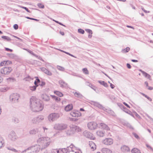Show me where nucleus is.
<instances>
[{
  "label": "nucleus",
  "instance_id": "obj_1",
  "mask_svg": "<svg viewBox=\"0 0 153 153\" xmlns=\"http://www.w3.org/2000/svg\"><path fill=\"white\" fill-rule=\"evenodd\" d=\"M30 108L33 112H38L43 109V105L40 100L35 97H31L30 99Z\"/></svg>",
  "mask_w": 153,
  "mask_h": 153
},
{
  "label": "nucleus",
  "instance_id": "obj_2",
  "mask_svg": "<svg viewBox=\"0 0 153 153\" xmlns=\"http://www.w3.org/2000/svg\"><path fill=\"white\" fill-rule=\"evenodd\" d=\"M37 142L41 148V150H42L46 149L49 145L50 143L51 142V140L50 138L48 137H40L39 136Z\"/></svg>",
  "mask_w": 153,
  "mask_h": 153
},
{
  "label": "nucleus",
  "instance_id": "obj_3",
  "mask_svg": "<svg viewBox=\"0 0 153 153\" xmlns=\"http://www.w3.org/2000/svg\"><path fill=\"white\" fill-rule=\"evenodd\" d=\"M28 149H29V153H38L41 148L39 145L36 144L31 146Z\"/></svg>",
  "mask_w": 153,
  "mask_h": 153
},
{
  "label": "nucleus",
  "instance_id": "obj_4",
  "mask_svg": "<svg viewBox=\"0 0 153 153\" xmlns=\"http://www.w3.org/2000/svg\"><path fill=\"white\" fill-rule=\"evenodd\" d=\"M59 117V113H52L48 116V119L50 122H53L56 120Z\"/></svg>",
  "mask_w": 153,
  "mask_h": 153
},
{
  "label": "nucleus",
  "instance_id": "obj_5",
  "mask_svg": "<svg viewBox=\"0 0 153 153\" xmlns=\"http://www.w3.org/2000/svg\"><path fill=\"white\" fill-rule=\"evenodd\" d=\"M67 128V125L63 123H56L54 125L53 128L56 130H63Z\"/></svg>",
  "mask_w": 153,
  "mask_h": 153
},
{
  "label": "nucleus",
  "instance_id": "obj_6",
  "mask_svg": "<svg viewBox=\"0 0 153 153\" xmlns=\"http://www.w3.org/2000/svg\"><path fill=\"white\" fill-rule=\"evenodd\" d=\"M19 97V96L18 94L17 93L13 94L10 96V101L13 103L17 102Z\"/></svg>",
  "mask_w": 153,
  "mask_h": 153
},
{
  "label": "nucleus",
  "instance_id": "obj_7",
  "mask_svg": "<svg viewBox=\"0 0 153 153\" xmlns=\"http://www.w3.org/2000/svg\"><path fill=\"white\" fill-rule=\"evenodd\" d=\"M8 138L11 141H15L17 139V137L16 134V133L13 131H11L9 135Z\"/></svg>",
  "mask_w": 153,
  "mask_h": 153
},
{
  "label": "nucleus",
  "instance_id": "obj_8",
  "mask_svg": "<svg viewBox=\"0 0 153 153\" xmlns=\"http://www.w3.org/2000/svg\"><path fill=\"white\" fill-rule=\"evenodd\" d=\"M44 119V117L43 116L39 115L33 119L32 120V122L33 124L39 123L41 122Z\"/></svg>",
  "mask_w": 153,
  "mask_h": 153
},
{
  "label": "nucleus",
  "instance_id": "obj_9",
  "mask_svg": "<svg viewBox=\"0 0 153 153\" xmlns=\"http://www.w3.org/2000/svg\"><path fill=\"white\" fill-rule=\"evenodd\" d=\"M12 70L11 68L10 67H4L1 69V73L4 74H9Z\"/></svg>",
  "mask_w": 153,
  "mask_h": 153
},
{
  "label": "nucleus",
  "instance_id": "obj_10",
  "mask_svg": "<svg viewBox=\"0 0 153 153\" xmlns=\"http://www.w3.org/2000/svg\"><path fill=\"white\" fill-rule=\"evenodd\" d=\"M98 126V124L93 122L89 123L88 124V127L90 130H94Z\"/></svg>",
  "mask_w": 153,
  "mask_h": 153
},
{
  "label": "nucleus",
  "instance_id": "obj_11",
  "mask_svg": "<svg viewBox=\"0 0 153 153\" xmlns=\"http://www.w3.org/2000/svg\"><path fill=\"white\" fill-rule=\"evenodd\" d=\"M83 134L86 137L91 139L94 140L95 139V137L93 136L92 134L89 131H85L83 132Z\"/></svg>",
  "mask_w": 153,
  "mask_h": 153
},
{
  "label": "nucleus",
  "instance_id": "obj_12",
  "mask_svg": "<svg viewBox=\"0 0 153 153\" xmlns=\"http://www.w3.org/2000/svg\"><path fill=\"white\" fill-rule=\"evenodd\" d=\"M113 143V140L111 138H106L102 141L103 143L107 145H110L112 144Z\"/></svg>",
  "mask_w": 153,
  "mask_h": 153
},
{
  "label": "nucleus",
  "instance_id": "obj_13",
  "mask_svg": "<svg viewBox=\"0 0 153 153\" xmlns=\"http://www.w3.org/2000/svg\"><path fill=\"white\" fill-rule=\"evenodd\" d=\"M98 126L100 128L105 130L107 131L109 130L110 129L108 125L103 123H100L98 124Z\"/></svg>",
  "mask_w": 153,
  "mask_h": 153
},
{
  "label": "nucleus",
  "instance_id": "obj_14",
  "mask_svg": "<svg viewBox=\"0 0 153 153\" xmlns=\"http://www.w3.org/2000/svg\"><path fill=\"white\" fill-rule=\"evenodd\" d=\"M92 104L94 106L97 107L98 108L102 110H105V108L103 107L102 105L99 102L95 101H92Z\"/></svg>",
  "mask_w": 153,
  "mask_h": 153
},
{
  "label": "nucleus",
  "instance_id": "obj_15",
  "mask_svg": "<svg viewBox=\"0 0 153 153\" xmlns=\"http://www.w3.org/2000/svg\"><path fill=\"white\" fill-rule=\"evenodd\" d=\"M70 115L73 117H78L81 116V113L78 111H73L70 113Z\"/></svg>",
  "mask_w": 153,
  "mask_h": 153
},
{
  "label": "nucleus",
  "instance_id": "obj_16",
  "mask_svg": "<svg viewBox=\"0 0 153 153\" xmlns=\"http://www.w3.org/2000/svg\"><path fill=\"white\" fill-rule=\"evenodd\" d=\"M42 99L45 101H48L50 99V97L46 94H43L41 96Z\"/></svg>",
  "mask_w": 153,
  "mask_h": 153
},
{
  "label": "nucleus",
  "instance_id": "obj_17",
  "mask_svg": "<svg viewBox=\"0 0 153 153\" xmlns=\"http://www.w3.org/2000/svg\"><path fill=\"white\" fill-rule=\"evenodd\" d=\"M59 82L60 85V87L62 88H66L68 87V84L63 80H59Z\"/></svg>",
  "mask_w": 153,
  "mask_h": 153
},
{
  "label": "nucleus",
  "instance_id": "obj_18",
  "mask_svg": "<svg viewBox=\"0 0 153 153\" xmlns=\"http://www.w3.org/2000/svg\"><path fill=\"white\" fill-rule=\"evenodd\" d=\"M72 93L76 97L82 99L83 97V95L78 92L73 91Z\"/></svg>",
  "mask_w": 153,
  "mask_h": 153
},
{
  "label": "nucleus",
  "instance_id": "obj_19",
  "mask_svg": "<svg viewBox=\"0 0 153 153\" xmlns=\"http://www.w3.org/2000/svg\"><path fill=\"white\" fill-rule=\"evenodd\" d=\"M39 131V129L38 128H33L29 131V134L31 135H34Z\"/></svg>",
  "mask_w": 153,
  "mask_h": 153
},
{
  "label": "nucleus",
  "instance_id": "obj_20",
  "mask_svg": "<svg viewBox=\"0 0 153 153\" xmlns=\"http://www.w3.org/2000/svg\"><path fill=\"white\" fill-rule=\"evenodd\" d=\"M73 108V105L71 104L68 105L65 107V110L66 111H68L71 110Z\"/></svg>",
  "mask_w": 153,
  "mask_h": 153
},
{
  "label": "nucleus",
  "instance_id": "obj_21",
  "mask_svg": "<svg viewBox=\"0 0 153 153\" xmlns=\"http://www.w3.org/2000/svg\"><path fill=\"white\" fill-rule=\"evenodd\" d=\"M97 135L100 137H103L105 134V131H98L96 132Z\"/></svg>",
  "mask_w": 153,
  "mask_h": 153
},
{
  "label": "nucleus",
  "instance_id": "obj_22",
  "mask_svg": "<svg viewBox=\"0 0 153 153\" xmlns=\"http://www.w3.org/2000/svg\"><path fill=\"white\" fill-rule=\"evenodd\" d=\"M5 145L3 137L0 135V149L3 147Z\"/></svg>",
  "mask_w": 153,
  "mask_h": 153
},
{
  "label": "nucleus",
  "instance_id": "obj_23",
  "mask_svg": "<svg viewBox=\"0 0 153 153\" xmlns=\"http://www.w3.org/2000/svg\"><path fill=\"white\" fill-rule=\"evenodd\" d=\"M103 153H111L112 151L110 149L107 148H103L102 150Z\"/></svg>",
  "mask_w": 153,
  "mask_h": 153
},
{
  "label": "nucleus",
  "instance_id": "obj_24",
  "mask_svg": "<svg viewBox=\"0 0 153 153\" xmlns=\"http://www.w3.org/2000/svg\"><path fill=\"white\" fill-rule=\"evenodd\" d=\"M89 145L91 148L93 150H94L96 149V146L95 143L92 142H89Z\"/></svg>",
  "mask_w": 153,
  "mask_h": 153
},
{
  "label": "nucleus",
  "instance_id": "obj_25",
  "mask_svg": "<svg viewBox=\"0 0 153 153\" xmlns=\"http://www.w3.org/2000/svg\"><path fill=\"white\" fill-rule=\"evenodd\" d=\"M121 150L124 152H128L130 151V149L126 146H124L121 148Z\"/></svg>",
  "mask_w": 153,
  "mask_h": 153
},
{
  "label": "nucleus",
  "instance_id": "obj_26",
  "mask_svg": "<svg viewBox=\"0 0 153 153\" xmlns=\"http://www.w3.org/2000/svg\"><path fill=\"white\" fill-rule=\"evenodd\" d=\"M7 148L8 150L12 151L16 153H19L21 152V151L20 150H17L14 148L11 147H8Z\"/></svg>",
  "mask_w": 153,
  "mask_h": 153
},
{
  "label": "nucleus",
  "instance_id": "obj_27",
  "mask_svg": "<svg viewBox=\"0 0 153 153\" xmlns=\"http://www.w3.org/2000/svg\"><path fill=\"white\" fill-rule=\"evenodd\" d=\"M52 153H63L62 152L61 149H53L51 150Z\"/></svg>",
  "mask_w": 153,
  "mask_h": 153
},
{
  "label": "nucleus",
  "instance_id": "obj_28",
  "mask_svg": "<svg viewBox=\"0 0 153 153\" xmlns=\"http://www.w3.org/2000/svg\"><path fill=\"white\" fill-rule=\"evenodd\" d=\"M131 153H141L140 151L136 148H134L131 150Z\"/></svg>",
  "mask_w": 153,
  "mask_h": 153
},
{
  "label": "nucleus",
  "instance_id": "obj_29",
  "mask_svg": "<svg viewBox=\"0 0 153 153\" xmlns=\"http://www.w3.org/2000/svg\"><path fill=\"white\" fill-rule=\"evenodd\" d=\"M98 82L99 83H100L101 85H103L105 87H107L108 86V85L107 83L104 81H98Z\"/></svg>",
  "mask_w": 153,
  "mask_h": 153
},
{
  "label": "nucleus",
  "instance_id": "obj_30",
  "mask_svg": "<svg viewBox=\"0 0 153 153\" xmlns=\"http://www.w3.org/2000/svg\"><path fill=\"white\" fill-rule=\"evenodd\" d=\"M142 73L145 76V77L149 79L151 78V77L150 75L146 72L144 71H142Z\"/></svg>",
  "mask_w": 153,
  "mask_h": 153
},
{
  "label": "nucleus",
  "instance_id": "obj_31",
  "mask_svg": "<svg viewBox=\"0 0 153 153\" xmlns=\"http://www.w3.org/2000/svg\"><path fill=\"white\" fill-rule=\"evenodd\" d=\"M65 132L66 135H70L74 134V132L72 131L70 128V130H68L67 131H65Z\"/></svg>",
  "mask_w": 153,
  "mask_h": 153
},
{
  "label": "nucleus",
  "instance_id": "obj_32",
  "mask_svg": "<svg viewBox=\"0 0 153 153\" xmlns=\"http://www.w3.org/2000/svg\"><path fill=\"white\" fill-rule=\"evenodd\" d=\"M120 107L121 109L123 110V111L126 113L128 110L126 107H125L122 104H121L120 105Z\"/></svg>",
  "mask_w": 153,
  "mask_h": 153
},
{
  "label": "nucleus",
  "instance_id": "obj_33",
  "mask_svg": "<svg viewBox=\"0 0 153 153\" xmlns=\"http://www.w3.org/2000/svg\"><path fill=\"white\" fill-rule=\"evenodd\" d=\"M74 147L75 148L76 147L74 146V145L72 143H71L69 146H68L67 148H68V152H71V150H70V149H69V148L71 149V151L74 152V150H73L72 149Z\"/></svg>",
  "mask_w": 153,
  "mask_h": 153
},
{
  "label": "nucleus",
  "instance_id": "obj_34",
  "mask_svg": "<svg viewBox=\"0 0 153 153\" xmlns=\"http://www.w3.org/2000/svg\"><path fill=\"white\" fill-rule=\"evenodd\" d=\"M1 37L4 40H6L8 41H10L11 40V39L9 37L6 36H1Z\"/></svg>",
  "mask_w": 153,
  "mask_h": 153
},
{
  "label": "nucleus",
  "instance_id": "obj_35",
  "mask_svg": "<svg viewBox=\"0 0 153 153\" xmlns=\"http://www.w3.org/2000/svg\"><path fill=\"white\" fill-rule=\"evenodd\" d=\"M54 93L60 97H62L63 96V95L62 93L57 91H54Z\"/></svg>",
  "mask_w": 153,
  "mask_h": 153
},
{
  "label": "nucleus",
  "instance_id": "obj_36",
  "mask_svg": "<svg viewBox=\"0 0 153 153\" xmlns=\"http://www.w3.org/2000/svg\"><path fill=\"white\" fill-rule=\"evenodd\" d=\"M130 50V48L128 47H127L125 49H122V52L123 53H126L128 52Z\"/></svg>",
  "mask_w": 153,
  "mask_h": 153
},
{
  "label": "nucleus",
  "instance_id": "obj_37",
  "mask_svg": "<svg viewBox=\"0 0 153 153\" xmlns=\"http://www.w3.org/2000/svg\"><path fill=\"white\" fill-rule=\"evenodd\" d=\"M103 110L105 111H106L107 112L110 114H112L113 113V112L112 111L109 109H106L105 108V110Z\"/></svg>",
  "mask_w": 153,
  "mask_h": 153
},
{
  "label": "nucleus",
  "instance_id": "obj_38",
  "mask_svg": "<svg viewBox=\"0 0 153 153\" xmlns=\"http://www.w3.org/2000/svg\"><path fill=\"white\" fill-rule=\"evenodd\" d=\"M70 128L72 130V131L74 132H74H76V126L75 125H71L70 126Z\"/></svg>",
  "mask_w": 153,
  "mask_h": 153
},
{
  "label": "nucleus",
  "instance_id": "obj_39",
  "mask_svg": "<svg viewBox=\"0 0 153 153\" xmlns=\"http://www.w3.org/2000/svg\"><path fill=\"white\" fill-rule=\"evenodd\" d=\"M82 71L83 73L86 75H88L89 74V72L87 68H84L82 69Z\"/></svg>",
  "mask_w": 153,
  "mask_h": 153
},
{
  "label": "nucleus",
  "instance_id": "obj_40",
  "mask_svg": "<svg viewBox=\"0 0 153 153\" xmlns=\"http://www.w3.org/2000/svg\"><path fill=\"white\" fill-rule=\"evenodd\" d=\"M8 88H0V92H5L7 91Z\"/></svg>",
  "mask_w": 153,
  "mask_h": 153
},
{
  "label": "nucleus",
  "instance_id": "obj_41",
  "mask_svg": "<svg viewBox=\"0 0 153 153\" xmlns=\"http://www.w3.org/2000/svg\"><path fill=\"white\" fill-rule=\"evenodd\" d=\"M61 150L63 153H67L68 152V148H67L61 149Z\"/></svg>",
  "mask_w": 153,
  "mask_h": 153
},
{
  "label": "nucleus",
  "instance_id": "obj_42",
  "mask_svg": "<svg viewBox=\"0 0 153 153\" xmlns=\"http://www.w3.org/2000/svg\"><path fill=\"white\" fill-rule=\"evenodd\" d=\"M57 68L59 71H65V68L63 67H61L60 66L57 65Z\"/></svg>",
  "mask_w": 153,
  "mask_h": 153
},
{
  "label": "nucleus",
  "instance_id": "obj_43",
  "mask_svg": "<svg viewBox=\"0 0 153 153\" xmlns=\"http://www.w3.org/2000/svg\"><path fill=\"white\" fill-rule=\"evenodd\" d=\"M30 89L32 91H35L36 90V86H33L30 87Z\"/></svg>",
  "mask_w": 153,
  "mask_h": 153
},
{
  "label": "nucleus",
  "instance_id": "obj_44",
  "mask_svg": "<svg viewBox=\"0 0 153 153\" xmlns=\"http://www.w3.org/2000/svg\"><path fill=\"white\" fill-rule=\"evenodd\" d=\"M78 32L82 34H83L85 33L84 30L81 29L79 28L78 29Z\"/></svg>",
  "mask_w": 153,
  "mask_h": 153
},
{
  "label": "nucleus",
  "instance_id": "obj_45",
  "mask_svg": "<svg viewBox=\"0 0 153 153\" xmlns=\"http://www.w3.org/2000/svg\"><path fill=\"white\" fill-rule=\"evenodd\" d=\"M27 51L30 54H31L33 55V56H37V55H36V54H34L33 51H31V50H27Z\"/></svg>",
  "mask_w": 153,
  "mask_h": 153
},
{
  "label": "nucleus",
  "instance_id": "obj_46",
  "mask_svg": "<svg viewBox=\"0 0 153 153\" xmlns=\"http://www.w3.org/2000/svg\"><path fill=\"white\" fill-rule=\"evenodd\" d=\"M42 71H43L45 74H46L48 70L45 68L42 67L41 68Z\"/></svg>",
  "mask_w": 153,
  "mask_h": 153
},
{
  "label": "nucleus",
  "instance_id": "obj_47",
  "mask_svg": "<svg viewBox=\"0 0 153 153\" xmlns=\"http://www.w3.org/2000/svg\"><path fill=\"white\" fill-rule=\"evenodd\" d=\"M13 121L15 123H18L19 122V120L18 119L16 118H14L13 119Z\"/></svg>",
  "mask_w": 153,
  "mask_h": 153
},
{
  "label": "nucleus",
  "instance_id": "obj_48",
  "mask_svg": "<svg viewBox=\"0 0 153 153\" xmlns=\"http://www.w3.org/2000/svg\"><path fill=\"white\" fill-rule=\"evenodd\" d=\"M142 95L144 96L146 98H147L150 101H152V99L150 97H149L147 95L145 94H142Z\"/></svg>",
  "mask_w": 153,
  "mask_h": 153
},
{
  "label": "nucleus",
  "instance_id": "obj_49",
  "mask_svg": "<svg viewBox=\"0 0 153 153\" xmlns=\"http://www.w3.org/2000/svg\"><path fill=\"white\" fill-rule=\"evenodd\" d=\"M19 7L25 9L27 12L30 13V10H29L27 7L22 6H20Z\"/></svg>",
  "mask_w": 153,
  "mask_h": 153
},
{
  "label": "nucleus",
  "instance_id": "obj_50",
  "mask_svg": "<svg viewBox=\"0 0 153 153\" xmlns=\"http://www.w3.org/2000/svg\"><path fill=\"white\" fill-rule=\"evenodd\" d=\"M76 132H78L81 131V129L79 126H76Z\"/></svg>",
  "mask_w": 153,
  "mask_h": 153
},
{
  "label": "nucleus",
  "instance_id": "obj_51",
  "mask_svg": "<svg viewBox=\"0 0 153 153\" xmlns=\"http://www.w3.org/2000/svg\"><path fill=\"white\" fill-rule=\"evenodd\" d=\"M52 97L53 98H54L55 100L56 101H59L60 100V98L58 97H56L54 96H52Z\"/></svg>",
  "mask_w": 153,
  "mask_h": 153
},
{
  "label": "nucleus",
  "instance_id": "obj_52",
  "mask_svg": "<svg viewBox=\"0 0 153 153\" xmlns=\"http://www.w3.org/2000/svg\"><path fill=\"white\" fill-rule=\"evenodd\" d=\"M6 63L7 62L5 61H2L0 63V66H2L4 65H6Z\"/></svg>",
  "mask_w": 153,
  "mask_h": 153
},
{
  "label": "nucleus",
  "instance_id": "obj_53",
  "mask_svg": "<svg viewBox=\"0 0 153 153\" xmlns=\"http://www.w3.org/2000/svg\"><path fill=\"white\" fill-rule=\"evenodd\" d=\"M25 79L26 81H29L30 80L33 79L30 76H28L27 77H26L25 78Z\"/></svg>",
  "mask_w": 153,
  "mask_h": 153
},
{
  "label": "nucleus",
  "instance_id": "obj_54",
  "mask_svg": "<svg viewBox=\"0 0 153 153\" xmlns=\"http://www.w3.org/2000/svg\"><path fill=\"white\" fill-rule=\"evenodd\" d=\"M37 5L40 8H44V6L41 3H38Z\"/></svg>",
  "mask_w": 153,
  "mask_h": 153
},
{
  "label": "nucleus",
  "instance_id": "obj_55",
  "mask_svg": "<svg viewBox=\"0 0 153 153\" xmlns=\"http://www.w3.org/2000/svg\"><path fill=\"white\" fill-rule=\"evenodd\" d=\"M146 146L148 149H150L153 152V149L148 144H146Z\"/></svg>",
  "mask_w": 153,
  "mask_h": 153
},
{
  "label": "nucleus",
  "instance_id": "obj_56",
  "mask_svg": "<svg viewBox=\"0 0 153 153\" xmlns=\"http://www.w3.org/2000/svg\"><path fill=\"white\" fill-rule=\"evenodd\" d=\"M28 149H27L22 151L21 152H21L20 153H29Z\"/></svg>",
  "mask_w": 153,
  "mask_h": 153
},
{
  "label": "nucleus",
  "instance_id": "obj_57",
  "mask_svg": "<svg viewBox=\"0 0 153 153\" xmlns=\"http://www.w3.org/2000/svg\"><path fill=\"white\" fill-rule=\"evenodd\" d=\"M126 126L128 127H129V128L132 129H134L133 127L131 126V125L129 123H127L126 124Z\"/></svg>",
  "mask_w": 153,
  "mask_h": 153
},
{
  "label": "nucleus",
  "instance_id": "obj_58",
  "mask_svg": "<svg viewBox=\"0 0 153 153\" xmlns=\"http://www.w3.org/2000/svg\"><path fill=\"white\" fill-rule=\"evenodd\" d=\"M26 18L27 19H31V20H35V21H39V20L37 19H34V18H30V17H26Z\"/></svg>",
  "mask_w": 153,
  "mask_h": 153
},
{
  "label": "nucleus",
  "instance_id": "obj_59",
  "mask_svg": "<svg viewBox=\"0 0 153 153\" xmlns=\"http://www.w3.org/2000/svg\"><path fill=\"white\" fill-rule=\"evenodd\" d=\"M85 30L86 32H87L88 33H92V31L89 29H86Z\"/></svg>",
  "mask_w": 153,
  "mask_h": 153
},
{
  "label": "nucleus",
  "instance_id": "obj_60",
  "mask_svg": "<svg viewBox=\"0 0 153 153\" xmlns=\"http://www.w3.org/2000/svg\"><path fill=\"white\" fill-rule=\"evenodd\" d=\"M133 134L134 136V137L137 139H139V137L138 135H137L136 133H133Z\"/></svg>",
  "mask_w": 153,
  "mask_h": 153
},
{
  "label": "nucleus",
  "instance_id": "obj_61",
  "mask_svg": "<svg viewBox=\"0 0 153 153\" xmlns=\"http://www.w3.org/2000/svg\"><path fill=\"white\" fill-rule=\"evenodd\" d=\"M18 25L17 24H15L13 25V28L15 30H17L18 28Z\"/></svg>",
  "mask_w": 153,
  "mask_h": 153
},
{
  "label": "nucleus",
  "instance_id": "obj_62",
  "mask_svg": "<svg viewBox=\"0 0 153 153\" xmlns=\"http://www.w3.org/2000/svg\"><path fill=\"white\" fill-rule=\"evenodd\" d=\"M149 118V119L151 120L153 122V119L151 117L149 116L147 114H145Z\"/></svg>",
  "mask_w": 153,
  "mask_h": 153
},
{
  "label": "nucleus",
  "instance_id": "obj_63",
  "mask_svg": "<svg viewBox=\"0 0 153 153\" xmlns=\"http://www.w3.org/2000/svg\"><path fill=\"white\" fill-rule=\"evenodd\" d=\"M36 79V81L37 83H39L40 82V80L39 79L38 77L37 76H36L35 77Z\"/></svg>",
  "mask_w": 153,
  "mask_h": 153
},
{
  "label": "nucleus",
  "instance_id": "obj_64",
  "mask_svg": "<svg viewBox=\"0 0 153 153\" xmlns=\"http://www.w3.org/2000/svg\"><path fill=\"white\" fill-rule=\"evenodd\" d=\"M5 49L6 51H10L11 52H12L13 51V50L12 49H10L8 48H5Z\"/></svg>",
  "mask_w": 153,
  "mask_h": 153
}]
</instances>
